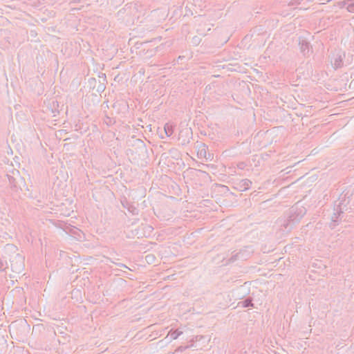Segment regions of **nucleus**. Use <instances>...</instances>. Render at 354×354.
<instances>
[{"instance_id":"1","label":"nucleus","mask_w":354,"mask_h":354,"mask_svg":"<svg viewBox=\"0 0 354 354\" xmlns=\"http://www.w3.org/2000/svg\"><path fill=\"white\" fill-rule=\"evenodd\" d=\"M306 213V209L304 207L294 206L290 209L286 219L283 221L281 226L284 227V230L290 231L296 224L304 217Z\"/></svg>"},{"instance_id":"2","label":"nucleus","mask_w":354,"mask_h":354,"mask_svg":"<svg viewBox=\"0 0 354 354\" xmlns=\"http://www.w3.org/2000/svg\"><path fill=\"white\" fill-rule=\"evenodd\" d=\"M10 262L13 272L20 274L23 272L25 265L24 257L22 255L19 253L16 254L14 257L10 259Z\"/></svg>"},{"instance_id":"3","label":"nucleus","mask_w":354,"mask_h":354,"mask_svg":"<svg viewBox=\"0 0 354 354\" xmlns=\"http://www.w3.org/2000/svg\"><path fill=\"white\" fill-rule=\"evenodd\" d=\"M346 201V199L342 200L334 209L335 212L331 216V222L330 223L331 228H334L337 225L341 214H343L344 210H347L346 204L344 203Z\"/></svg>"},{"instance_id":"4","label":"nucleus","mask_w":354,"mask_h":354,"mask_svg":"<svg viewBox=\"0 0 354 354\" xmlns=\"http://www.w3.org/2000/svg\"><path fill=\"white\" fill-rule=\"evenodd\" d=\"M344 57L345 53L344 52L338 51L337 53L333 54L331 63L335 69L340 68L343 66V60Z\"/></svg>"},{"instance_id":"5","label":"nucleus","mask_w":354,"mask_h":354,"mask_svg":"<svg viewBox=\"0 0 354 354\" xmlns=\"http://www.w3.org/2000/svg\"><path fill=\"white\" fill-rule=\"evenodd\" d=\"M192 138V130L191 128H186L180 131L179 140L181 141L183 145L188 144L190 138Z\"/></svg>"},{"instance_id":"6","label":"nucleus","mask_w":354,"mask_h":354,"mask_svg":"<svg viewBox=\"0 0 354 354\" xmlns=\"http://www.w3.org/2000/svg\"><path fill=\"white\" fill-rule=\"evenodd\" d=\"M299 46L300 51L304 55H308L312 51V46L310 42L304 38H299Z\"/></svg>"},{"instance_id":"7","label":"nucleus","mask_w":354,"mask_h":354,"mask_svg":"<svg viewBox=\"0 0 354 354\" xmlns=\"http://www.w3.org/2000/svg\"><path fill=\"white\" fill-rule=\"evenodd\" d=\"M122 206L127 209V211L131 213L132 215H138L139 214V209L136 207L134 205L127 201V198H124L121 201Z\"/></svg>"},{"instance_id":"8","label":"nucleus","mask_w":354,"mask_h":354,"mask_svg":"<svg viewBox=\"0 0 354 354\" xmlns=\"http://www.w3.org/2000/svg\"><path fill=\"white\" fill-rule=\"evenodd\" d=\"M88 83L91 86H93V89H95L96 92L99 94L102 93L106 88L104 84L100 81L97 82L95 78H90Z\"/></svg>"},{"instance_id":"9","label":"nucleus","mask_w":354,"mask_h":354,"mask_svg":"<svg viewBox=\"0 0 354 354\" xmlns=\"http://www.w3.org/2000/svg\"><path fill=\"white\" fill-rule=\"evenodd\" d=\"M17 180H16V185H15V190L17 191L18 189H20L21 191H28V186L25 182V180L23 177L20 176L19 174V171H17Z\"/></svg>"},{"instance_id":"10","label":"nucleus","mask_w":354,"mask_h":354,"mask_svg":"<svg viewBox=\"0 0 354 354\" xmlns=\"http://www.w3.org/2000/svg\"><path fill=\"white\" fill-rule=\"evenodd\" d=\"M239 307L242 308H248V307H252L254 308V303H253V299L250 297H248L245 298V299L240 301L238 303Z\"/></svg>"},{"instance_id":"11","label":"nucleus","mask_w":354,"mask_h":354,"mask_svg":"<svg viewBox=\"0 0 354 354\" xmlns=\"http://www.w3.org/2000/svg\"><path fill=\"white\" fill-rule=\"evenodd\" d=\"M252 185V182L249 179H243L240 182V190L241 191H245L250 188V185Z\"/></svg>"},{"instance_id":"12","label":"nucleus","mask_w":354,"mask_h":354,"mask_svg":"<svg viewBox=\"0 0 354 354\" xmlns=\"http://www.w3.org/2000/svg\"><path fill=\"white\" fill-rule=\"evenodd\" d=\"M182 334L183 332L178 330H171L169 332V335H170L172 339H176Z\"/></svg>"},{"instance_id":"13","label":"nucleus","mask_w":354,"mask_h":354,"mask_svg":"<svg viewBox=\"0 0 354 354\" xmlns=\"http://www.w3.org/2000/svg\"><path fill=\"white\" fill-rule=\"evenodd\" d=\"M243 253L241 252H237L233 255L229 259V262L233 263L236 261V260L242 259H243Z\"/></svg>"},{"instance_id":"14","label":"nucleus","mask_w":354,"mask_h":354,"mask_svg":"<svg viewBox=\"0 0 354 354\" xmlns=\"http://www.w3.org/2000/svg\"><path fill=\"white\" fill-rule=\"evenodd\" d=\"M164 130H165V134L167 137L171 136L174 133L172 127L169 126L168 124H166L165 126Z\"/></svg>"},{"instance_id":"15","label":"nucleus","mask_w":354,"mask_h":354,"mask_svg":"<svg viewBox=\"0 0 354 354\" xmlns=\"http://www.w3.org/2000/svg\"><path fill=\"white\" fill-rule=\"evenodd\" d=\"M10 185L15 188L16 185L17 177L12 176L10 175H6Z\"/></svg>"},{"instance_id":"16","label":"nucleus","mask_w":354,"mask_h":354,"mask_svg":"<svg viewBox=\"0 0 354 354\" xmlns=\"http://www.w3.org/2000/svg\"><path fill=\"white\" fill-rule=\"evenodd\" d=\"M192 346V345H187V346H178L175 352L177 353V352H183L185 351V350H187V348H189L190 347Z\"/></svg>"},{"instance_id":"17","label":"nucleus","mask_w":354,"mask_h":354,"mask_svg":"<svg viewBox=\"0 0 354 354\" xmlns=\"http://www.w3.org/2000/svg\"><path fill=\"white\" fill-rule=\"evenodd\" d=\"M6 268H8L7 263L4 264L3 261L0 259V272L5 270Z\"/></svg>"},{"instance_id":"18","label":"nucleus","mask_w":354,"mask_h":354,"mask_svg":"<svg viewBox=\"0 0 354 354\" xmlns=\"http://www.w3.org/2000/svg\"><path fill=\"white\" fill-rule=\"evenodd\" d=\"M105 122H106L108 125H111L113 123H114V122H115V121H114V122H113L112 118H109V117L106 116V119H105Z\"/></svg>"},{"instance_id":"19","label":"nucleus","mask_w":354,"mask_h":354,"mask_svg":"<svg viewBox=\"0 0 354 354\" xmlns=\"http://www.w3.org/2000/svg\"><path fill=\"white\" fill-rule=\"evenodd\" d=\"M154 258L155 257L153 254H148L146 256V260L147 262L153 261Z\"/></svg>"},{"instance_id":"20","label":"nucleus","mask_w":354,"mask_h":354,"mask_svg":"<svg viewBox=\"0 0 354 354\" xmlns=\"http://www.w3.org/2000/svg\"><path fill=\"white\" fill-rule=\"evenodd\" d=\"M132 234L133 236H138V237L142 236L141 234L139 233V230L138 229H136L134 232H132Z\"/></svg>"},{"instance_id":"21","label":"nucleus","mask_w":354,"mask_h":354,"mask_svg":"<svg viewBox=\"0 0 354 354\" xmlns=\"http://www.w3.org/2000/svg\"><path fill=\"white\" fill-rule=\"evenodd\" d=\"M348 11L350 12H352L354 10V4H350L348 6Z\"/></svg>"},{"instance_id":"22","label":"nucleus","mask_w":354,"mask_h":354,"mask_svg":"<svg viewBox=\"0 0 354 354\" xmlns=\"http://www.w3.org/2000/svg\"><path fill=\"white\" fill-rule=\"evenodd\" d=\"M116 265L120 268H124L129 269V268L123 263H116Z\"/></svg>"},{"instance_id":"23","label":"nucleus","mask_w":354,"mask_h":354,"mask_svg":"<svg viewBox=\"0 0 354 354\" xmlns=\"http://www.w3.org/2000/svg\"><path fill=\"white\" fill-rule=\"evenodd\" d=\"M7 248L10 250H16L17 248L13 245H7Z\"/></svg>"},{"instance_id":"24","label":"nucleus","mask_w":354,"mask_h":354,"mask_svg":"<svg viewBox=\"0 0 354 354\" xmlns=\"http://www.w3.org/2000/svg\"><path fill=\"white\" fill-rule=\"evenodd\" d=\"M146 228H147V230H149L150 232L153 230V227L150 225H146Z\"/></svg>"},{"instance_id":"25","label":"nucleus","mask_w":354,"mask_h":354,"mask_svg":"<svg viewBox=\"0 0 354 354\" xmlns=\"http://www.w3.org/2000/svg\"><path fill=\"white\" fill-rule=\"evenodd\" d=\"M138 221H139V219H138V218H136V219L135 220V221L132 223V224H135V223H136V222H138Z\"/></svg>"},{"instance_id":"26","label":"nucleus","mask_w":354,"mask_h":354,"mask_svg":"<svg viewBox=\"0 0 354 354\" xmlns=\"http://www.w3.org/2000/svg\"><path fill=\"white\" fill-rule=\"evenodd\" d=\"M202 153V155H204V153H206V151H204V153H203V151L201 150V153Z\"/></svg>"},{"instance_id":"27","label":"nucleus","mask_w":354,"mask_h":354,"mask_svg":"<svg viewBox=\"0 0 354 354\" xmlns=\"http://www.w3.org/2000/svg\"><path fill=\"white\" fill-rule=\"evenodd\" d=\"M202 153V155H204V153H206V151H204V153H203V151L201 150V153Z\"/></svg>"},{"instance_id":"28","label":"nucleus","mask_w":354,"mask_h":354,"mask_svg":"<svg viewBox=\"0 0 354 354\" xmlns=\"http://www.w3.org/2000/svg\"><path fill=\"white\" fill-rule=\"evenodd\" d=\"M202 153V155H204V153H206V151H204V153H203V151L201 150V153Z\"/></svg>"},{"instance_id":"29","label":"nucleus","mask_w":354,"mask_h":354,"mask_svg":"<svg viewBox=\"0 0 354 354\" xmlns=\"http://www.w3.org/2000/svg\"><path fill=\"white\" fill-rule=\"evenodd\" d=\"M193 39L194 40L195 42L197 41V38L196 37H194Z\"/></svg>"},{"instance_id":"30","label":"nucleus","mask_w":354,"mask_h":354,"mask_svg":"<svg viewBox=\"0 0 354 354\" xmlns=\"http://www.w3.org/2000/svg\"><path fill=\"white\" fill-rule=\"evenodd\" d=\"M128 238H131V236L130 235L127 236Z\"/></svg>"}]
</instances>
